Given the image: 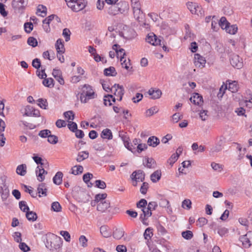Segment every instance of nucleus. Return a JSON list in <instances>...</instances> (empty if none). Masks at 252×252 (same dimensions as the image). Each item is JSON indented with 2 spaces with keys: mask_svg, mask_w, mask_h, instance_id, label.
<instances>
[{
  "mask_svg": "<svg viewBox=\"0 0 252 252\" xmlns=\"http://www.w3.org/2000/svg\"><path fill=\"white\" fill-rule=\"evenodd\" d=\"M182 237L187 240H190L193 237V233L190 230H187L182 232Z\"/></svg>",
  "mask_w": 252,
  "mask_h": 252,
  "instance_id": "46",
  "label": "nucleus"
},
{
  "mask_svg": "<svg viewBox=\"0 0 252 252\" xmlns=\"http://www.w3.org/2000/svg\"><path fill=\"white\" fill-rule=\"evenodd\" d=\"M107 12L111 15H117L120 12L119 6H118V4L111 5L108 8Z\"/></svg>",
  "mask_w": 252,
  "mask_h": 252,
  "instance_id": "30",
  "label": "nucleus"
},
{
  "mask_svg": "<svg viewBox=\"0 0 252 252\" xmlns=\"http://www.w3.org/2000/svg\"><path fill=\"white\" fill-rule=\"evenodd\" d=\"M118 6L120 8V12L123 13L125 11H127L129 9V5L126 1H121L118 4Z\"/></svg>",
  "mask_w": 252,
  "mask_h": 252,
  "instance_id": "36",
  "label": "nucleus"
},
{
  "mask_svg": "<svg viewBox=\"0 0 252 252\" xmlns=\"http://www.w3.org/2000/svg\"><path fill=\"white\" fill-rule=\"evenodd\" d=\"M219 25L222 29L224 30L225 29L230 25V24L227 21L226 18L225 17H222L219 20Z\"/></svg>",
  "mask_w": 252,
  "mask_h": 252,
  "instance_id": "38",
  "label": "nucleus"
},
{
  "mask_svg": "<svg viewBox=\"0 0 252 252\" xmlns=\"http://www.w3.org/2000/svg\"><path fill=\"white\" fill-rule=\"evenodd\" d=\"M88 157L89 152L87 151H82L78 153L76 160L77 162H80L83 160L88 158Z\"/></svg>",
  "mask_w": 252,
  "mask_h": 252,
  "instance_id": "25",
  "label": "nucleus"
},
{
  "mask_svg": "<svg viewBox=\"0 0 252 252\" xmlns=\"http://www.w3.org/2000/svg\"><path fill=\"white\" fill-rule=\"evenodd\" d=\"M147 143L150 146L156 147L159 144V140L157 137L152 136L148 138Z\"/></svg>",
  "mask_w": 252,
  "mask_h": 252,
  "instance_id": "23",
  "label": "nucleus"
},
{
  "mask_svg": "<svg viewBox=\"0 0 252 252\" xmlns=\"http://www.w3.org/2000/svg\"><path fill=\"white\" fill-rule=\"evenodd\" d=\"M143 164L149 168H155L157 166L156 161L153 158H145Z\"/></svg>",
  "mask_w": 252,
  "mask_h": 252,
  "instance_id": "21",
  "label": "nucleus"
},
{
  "mask_svg": "<svg viewBox=\"0 0 252 252\" xmlns=\"http://www.w3.org/2000/svg\"><path fill=\"white\" fill-rule=\"evenodd\" d=\"M62 244V240L61 237L52 234L47 240L46 247L53 252H56L59 249Z\"/></svg>",
  "mask_w": 252,
  "mask_h": 252,
  "instance_id": "2",
  "label": "nucleus"
},
{
  "mask_svg": "<svg viewBox=\"0 0 252 252\" xmlns=\"http://www.w3.org/2000/svg\"><path fill=\"white\" fill-rule=\"evenodd\" d=\"M67 126L69 130L73 132L77 129V125L75 122L68 121Z\"/></svg>",
  "mask_w": 252,
  "mask_h": 252,
  "instance_id": "59",
  "label": "nucleus"
},
{
  "mask_svg": "<svg viewBox=\"0 0 252 252\" xmlns=\"http://www.w3.org/2000/svg\"><path fill=\"white\" fill-rule=\"evenodd\" d=\"M48 142L52 144H55L58 142V137L51 134L48 137Z\"/></svg>",
  "mask_w": 252,
  "mask_h": 252,
  "instance_id": "58",
  "label": "nucleus"
},
{
  "mask_svg": "<svg viewBox=\"0 0 252 252\" xmlns=\"http://www.w3.org/2000/svg\"><path fill=\"white\" fill-rule=\"evenodd\" d=\"M148 94L151 95V98L153 99H158L160 97L162 92L159 90H155L153 88H151L148 92Z\"/></svg>",
  "mask_w": 252,
  "mask_h": 252,
  "instance_id": "20",
  "label": "nucleus"
},
{
  "mask_svg": "<svg viewBox=\"0 0 252 252\" xmlns=\"http://www.w3.org/2000/svg\"><path fill=\"white\" fill-rule=\"evenodd\" d=\"M104 74L106 76H115L117 75V72L115 67L110 66L104 69Z\"/></svg>",
  "mask_w": 252,
  "mask_h": 252,
  "instance_id": "34",
  "label": "nucleus"
},
{
  "mask_svg": "<svg viewBox=\"0 0 252 252\" xmlns=\"http://www.w3.org/2000/svg\"><path fill=\"white\" fill-rule=\"evenodd\" d=\"M239 240L245 248H249L252 244V232H248L246 235L241 236Z\"/></svg>",
  "mask_w": 252,
  "mask_h": 252,
  "instance_id": "6",
  "label": "nucleus"
},
{
  "mask_svg": "<svg viewBox=\"0 0 252 252\" xmlns=\"http://www.w3.org/2000/svg\"><path fill=\"white\" fill-rule=\"evenodd\" d=\"M55 48L58 54L60 53L63 54L65 52V48L64 46L63 41L61 38H59L56 43Z\"/></svg>",
  "mask_w": 252,
  "mask_h": 252,
  "instance_id": "14",
  "label": "nucleus"
},
{
  "mask_svg": "<svg viewBox=\"0 0 252 252\" xmlns=\"http://www.w3.org/2000/svg\"><path fill=\"white\" fill-rule=\"evenodd\" d=\"M111 92L118 97V99L121 101L122 99L123 96L124 94V89L123 86L115 84L111 88Z\"/></svg>",
  "mask_w": 252,
  "mask_h": 252,
  "instance_id": "5",
  "label": "nucleus"
},
{
  "mask_svg": "<svg viewBox=\"0 0 252 252\" xmlns=\"http://www.w3.org/2000/svg\"><path fill=\"white\" fill-rule=\"evenodd\" d=\"M124 233L122 228H116L113 232V236L115 239L119 240L124 236Z\"/></svg>",
  "mask_w": 252,
  "mask_h": 252,
  "instance_id": "33",
  "label": "nucleus"
},
{
  "mask_svg": "<svg viewBox=\"0 0 252 252\" xmlns=\"http://www.w3.org/2000/svg\"><path fill=\"white\" fill-rule=\"evenodd\" d=\"M226 32L230 34H234L237 31L238 28L236 25H230L225 29Z\"/></svg>",
  "mask_w": 252,
  "mask_h": 252,
  "instance_id": "41",
  "label": "nucleus"
},
{
  "mask_svg": "<svg viewBox=\"0 0 252 252\" xmlns=\"http://www.w3.org/2000/svg\"><path fill=\"white\" fill-rule=\"evenodd\" d=\"M37 12H41L43 15H40L42 17H45L47 14V8L46 6L43 5H39L37 8Z\"/></svg>",
  "mask_w": 252,
  "mask_h": 252,
  "instance_id": "47",
  "label": "nucleus"
},
{
  "mask_svg": "<svg viewBox=\"0 0 252 252\" xmlns=\"http://www.w3.org/2000/svg\"><path fill=\"white\" fill-rule=\"evenodd\" d=\"M101 137L103 139H112L113 135L111 130L108 128L103 129L101 132Z\"/></svg>",
  "mask_w": 252,
  "mask_h": 252,
  "instance_id": "29",
  "label": "nucleus"
},
{
  "mask_svg": "<svg viewBox=\"0 0 252 252\" xmlns=\"http://www.w3.org/2000/svg\"><path fill=\"white\" fill-rule=\"evenodd\" d=\"M52 210L56 212L61 211L62 207L58 202H54L51 205Z\"/></svg>",
  "mask_w": 252,
  "mask_h": 252,
  "instance_id": "45",
  "label": "nucleus"
},
{
  "mask_svg": "<svg viewBox=\"0 0 252 252\" xmlns=\"http://www.w3.org/2000/svg\"><path fill=\"white\" fill-rule=\"evenodd\" d=\"M107 197V194L104 193H101V194H97L95 196V201H97V203L98 204L100 201H105L104 199Z\"/></svg>",
  "mask_w": 252,
  "mask_h": 252,
  "instance_id": "50",
  "label": "nucleus"
},
{
  "mask_svg": "<svg viewBox=\"0 0 252 252\" xmlns=\"http://www.w3.org/2000/svg\"><path fill=\"white\" fill-rule=\"evenodd\" d=\"M17 174L22 176H25L27 173V166L25 164H22L18 165L16 168Z\"/></svg>",
  "mask_w": 252,
  "mask_h": 252,
  "instance_id": "26",
  "label": "nucleus"
},
{
  "mask_svg": "<svg viewBox=\"0 0 252 252\" xmlns=\"http://www.w3.org/2000/svg\"><path fill=\"white\" fill-rule=\"evenodd\" d=\"M100 232L101 235L105 238H108L111 235L110 229L106 225H103L100 227Z\"/></svg>",
  "mask_w": 252,
  "mask_h": 252,
  "instance_id": "24",
  "label": "nucleus"
},
{
  "mask_svg": "<svg viewBox=\"0 0 252 252\" xmlns=\"http://www.w3.org/2000/svg\"><path fill=\"white\" fill-rule=\"evenodd\" d=\"M28 4V0H13L12 7L16 11L20 12L23 10Z\"/></svg>",
  "mask_w": 252,
  "mask_h": 252,
  "instance_id": "7",
  "label": "nucleus"
},
{
  "mask_svg": "<svg viewBox=\"0 0 252 252\" xmlns=\"http://www.w3.org/2000/svg\"><path fill=\"white\" fill-rule=\"evenodd\" d=\"M238 86L236 81L229 83L228 85V90L232 93H235L238 91Z\"/></svg>",
  "mask_w": 252,
  "mask_h": 252,
  "instance_id": "44",
  "label": "nucleus"
},
{
  "mask_svg": "<svg viewBox=\"0 0 252 252\" xmlns=\"http://www.w3.org/2000/svg\"><path fill=\"white\" fill-rule=\"evenodd\" d=\"M96 97V94L94 91L92 86L85 84L82 88V92L80 94V98L81 102L86 103L90 99H94Z\"/></svg>",
  "mask_w": 252,
  "mask_h": 252,
  "instance_id": "1",
  "label": "nucleus"
},
{
  "mask_svg": "<svg viewBox=\"0 0 252 252\" xmlns=\"http://www.w3.org/2000/svg\"><path fill=\"white\" fill-rule=\"evenodd\" d=\"M110 207L109 201H100L97 205V210L102 213L105 212Z\"/></svg>",
  "mask_w": 252,
  "mask_h": 252,
  "instance_id": "15",
  "label": "nucleus"
},
{
  "mask_svg": "<svg viewBox=\"0 0 252 252\" xmlns=\"http://www.w3.org/2000/svg\"><path fill=\"white\" fill-rule=\"evenodd\" d=\"M43 84L48 88H52L54 87V80L52 78L44 79L42 82Z\"/></svg>",
  "mask_w": 252,
  "mask_h": 252,
  "instance_id": "42",
  "label": "nucleus"
},
{
  "mask_svg": "<svg viewBox=\"0 0 252 252\" xmlns=\"http://www.w3.org/2000/svg\"><path fill=\"white\" fill-rule=\"evenodd\" d=\"M26 216L27 219L29 221H35L36 220V219L37 218V216L36 214L33 211H28L26 213Z\"/></svg>",
  "mask_w": 252,
  "mask_h": 252,
  "instance_id": "37",
  "label": "nucleus"
},
{
  "mask_svg": "<svg viewBox=\"0 0 252 252\" xmlns=\"http://www.w3.org/2000/svg\"><path fill=\"white\" fill-rule=\"evenodd\" d=\"M37 193L39 194V196H46L47 195V189L46 187L45 184L41 183L40 184L37 189Z\"/></svg>",
  "mask_w": 252,
  "mask_h": 252,
  "instance_id": "22",
  "label": "nucleus"
},
{
  "mask_svg": "<svg viewBox=\"0 0 252 252\" xmlns=\"http://www.w3.org/2000/svg\"><path fill=\"white\" fill-rule=\"evenodd\" d=\"M38 101V105L41 108L46 109L48 106V103L46 99L39 98L37 100Z\"/></svg>",
  "mask_w": 252,
  "mask_h": 252,
  "instance_id": "51",
  "label": "nucleus"
},
{
  "mask_svg": "<svg viewBox=\"0 0 252 252\" xmlns=\"http://www.w3.org/2000/svg\"><path fill=\"white\" fill-rule=\"evenodd\" d=\"M87 4V0H72L67 4L74 12H77L84 9Z\"/></svg>",
  "mask_w": 252,
  "mask_h": 252,
  "instance_id": "3",
  "label": "nucleus"
},
{
  "mask_svg": "<svg viewBox=\"0 0 252 252\" xmlns=\"http://www.w3.org/2000/svg\"><path fill=\"white\" fill-rule=\"evenodd\" d=\"M27 43L29 45L32 46V47H36L38 43L36 39L32 36L28 38Z\"/></svg>",
  "mask_w": 252,
  "mask_h": 252,
  "instance_id": "49",
  "label": "nucleus"
},
{
  "mask_svg": "<svg viewBox=\"0 0 252 252\" xmlns=\"http://www.w3.org/2000/svg\"><path fill=\"white\" fill-rule=\"evenodd\" d=\"M190 101L195 105H201L203 103V98L197 93H195L194 95L191 96Z\"/></svg>",
  "mask_w": 252,
  "mask_h": 252,
  "instance_id": "17",
  "label": "nucleus"
},
{
  "mask_svg": "<svg viewBox=\"0 0 252 252\" xmlns=\"http://www.w3.org/2000/svg\"><path fill=\"white\" fill-rule=\"evenodd\" d=\"M78 200L82 203H87L90 199V195L86 191H81L78 192Z\"/></svg>",
  "mask_w": 252,
  "mask_h": 252,
  "instance_id": "18",
  "label": "nucleus"
},
{
  "mask_svg": "<svg viewBox=\"0 0 252 252\" xmlns=\"http://www.w3.org/2000/svg\"><path fill=\"white\" fill-rule=\"evenodd\" d=\"M51 133V132L49 129H43L40 130L38 133V135L42 138H46L48 137L50 134Z\"/></svg>",
  "mask_w": 252,
  "mask_h": 252,
  "instance_id": "55",
  "label": "nucleus"
},
{
  "mask_svg": "<svg viewBox=\"0 0 252 252\" xmlns=\"http://www.w3.org/2000/svg\"><path fill=\"white\" fill-rule=\"evenodd\" d=\"M60 234L63 237L66 242L70 241V235L68 232L66 231H61Z\"/></svg>",
  "mask_w": 252,
  "mask_h": 252,
  "instance_id": "63",
  "label": "nucleus"
},
{
  "mask_svg": "<svg viewBox=\"0 0 252 252\" xmlns=\"http://www.w3.org/2000/svg\"><path fill=\"white\" fill-rule=\"evenodd\" d=\"M80 245L83 248H86L88 246V239L84 235H81L79 238Z\"/></svg>",
  "mask_w": 252,
  "mask_h": 252,
  "instance_id": "43",
  "label": "nucleus"
},
{
  "mask_svg": "<svg viewBox=\"0 0 252 252\" xmlns=\"http://www.w3.org/2000/svg\"><path fill=\"white\" fill-rule=\"evenodd\" d=\"M194 63L196 67L203 68L205 66L206 60L198 54H195L194 57Z\"/></svg>",
  "mask_w": 252,
  "mask_h": 252,
  "instance_id": "11",
  "label": "nucleus"
},
{
  "mask_svg": "<svg viewBox=\"0 0 252 252\" xmlns=\"http://www.w3.org/2000/svg\"><path fill=\"white\" fill-rule=\"evenodd\" d=\"M182 206L184 209H187L188 210H189L191 207V202L189 199H185L182 202Z\"/></svg>",
  "mask_w": 252,
  "mask_h": 252,
  "instance_id": "54",
  "label": "nucleus"
},
{
  "mask_svg": "<svg viewBox=\"0 0 252 252\" xmlns=\"http://www.w3.org/2000/svg\"><path fill=\"white\" fill-rule=\"evenodd\" d=\"M161 176V170H157L151 175V179L153 183H156L160 180Z\"/></svg>",
  "mask_w": 252,
  "mask_h": 252,
  "instance_id": "27",
  "label": "nucleus"
},
{
  "mask_svg": "<svg viewBox=\"0 0 252 252\" xmlns=\"http://www.w3.org/2000/svg\"><path fill=\"white\" fill-rule=\"evenodd\" d=\"M63 174L62 172H58L53 177V180L54 184L59 185L62 183Z\"/></svg>",
  "mask_w": 252,
  "mask_h": 252,
  "instance_id": "32",
  "label": "nucleus"
},
{
  "mask_svg": "<svg viewBox=\"0 0 252 252\" xmlns=\"http://www.w3.org/2000/svg\"><path fill=\"white\" fill-rule=\"evenodd\" d=\"M131 178L132 180L136 182L135 184H133V186L137 185V182H143L145 179V174L142 170H138L134 171L131 175Z\"/></svg>",
  "mask_w": 252,
  "mask_h": 252,
  "instance_id": "8",
  "label": "nucleus"
},
{
  "mask_svg": "<svg viewBox=\"0 0 252 252\" xmlns=\"http://www.w3.org/2000/svg\"><path fill=\"white\" fill-rule=\"evenodd\" d=\"M143 214L141 215L140 219L143 222L147 218L151 216L152 213V211L147 209V207H145L142 209Z\"/></svg>",
  "mask_w": 252,
  "mask_h": 252,
  "instance_id": "28",
  "label": "nucleus"
},
{
  "mask_svg": "<svg viewBox=\"0 0 252 252\" xmlns=\"http://www.w3.org/2000/svg\"><path fill=\"white\" fill-rule=\"evenodd\" d=\"M115 98L112 95L108 94L107 95H105L104 97V104L106 106H111L112 104L111 101H112L113 102H115Z\"/></svg>",
  "mask_w": 252,
  "mask_h": 252,
  "instance_id": "35",
  "label": "nucleus"
},
{
  "mask_svg": "<svg viewBox=\"0 0 252 252\" xmlns=\"http://www.w3.org/2000/svg\"><path fill=\"white\" fill-rule=\"evenodd\" d=\"M188 8L191 12V13H196L195 10L196 7H197V3L192 2H189L187 4Z\"/></svg>",
  "mask_w": 252,
  "mask_h": 252,
  "instance_id": "52",
  "label": "nucleus"
},
{
  "mask_svg": "<svg viewBox=\"0 0 252 252\" xmlns=\"http://www.w3.org/2000/svg\"><path fill=\"white\" fill-rule=\"evenodd\" d=\"M146 41L153 45H160L161 40L154 33L148 34L146 38Z\"/></svg>",
  "mask_w": 252,
  "mask_h": 252,
  "instance_id": "10",
  "label": "nucleus"
},
{
  "mask_svg": "<svg viewBox=\"0 0 252 252\" xmlns=\"http://www.w3.org/2000/svg\"><path fill=\"white\" fill-rule=\"evenodd\" d=\"M153 235L152 229H151L149 227L146 229L144 233V236L145 239L149 240L151 239Z\"/></svg>",
  "mask_w": 252,
  "mask_h": 252,
  "instance_id": "53",
  "label": "nucleus"
},
{
  "mask_svg": "<svg viewBox=\"0 0 252 252\" xmlns=\"http://www.w3.org/2000/svg\"><path fill=\"white\" fill-rule=\"evenodd\" d=\"M211 166L215 171H221L223 169V166L222 165L214 162H212Z\"/></svg>",
  "mask_w": 252,
  "mask_h": 252,
  "instance_id": "60",
  "label": "nucleus"
},
{
  "mask_svg": "<svg viewBox=\"0 0 252 252\" xmlns=\"http://www.w3.org/2000/svg\"><path fill=\"white\" fill-rule=\"evenodd\" d=\"M64 117L68 120H73L74 118V115L72 111H68L63 113Z\"/></svg>",
  "mask_w": 252,
  "mask_h": 252,
  "instance_id": "64",
  "label": "nucleus"
},
{
  "mask_svg": "<svg viewBox=\"0 0 252 252\" xmlns=\"http://www.w3.org/2000/svg\"><path fill=\"white\" fill-rule=\"evenodd\" d=\"M52 74L61 85H63L64 80L62 76V72L59 69H54Z\"/></svg>",
  "mask_w": 252,
  "mask_h": 252,
  "instance_id": "19",
  "label": "nucleus"
},
{
  "mask_svg": "<svg viewBox=\"0 0 252 252\" xmlns=\"http://www.w3.org/2000/svg\"><path fill=\"white\" fill-rule=\"evenodd\" d=\"M120 61L122 66L128 70L129 67V65H130V60L128 59L127 62L125 58H122V59H120Z\"/></svg>",
  "mask_w": 252,
  "mask_h": 252,
  "instance_id": "56",
  "label": "nucleus"
},
{
  "mask_svg": "<svg viewBox=\"0 0 252 252\" xmlns=\"http://www.w3.org/2000/svg\"><path fill=\"white\" fill-rule=\"evenodd\" d=\"M35 173L37 177V180L39 182H42L45 179L44 174H47V172L44 169L42 166H38L36 167Z\"/></svg>",
  "mask_w": 252,
  "mask_h": 252,
  "instance_id": "13",
  "label": "nucleus"
},
{
  "mask_svg": "<svg viewBox=\"0 0 252 252\" xmlns=\"http://www.w3.org/2000/svg\"><path fill=\"white\" fill-rule=\"evenodd\" d=\"M71 173L74 175L81 174L83 171V167L81 165H75L71 168Z\"/></svg>",
  "mask_w": 252,
  "mask_h": 252,
  "instance_id": "39",
  "label": "nucleus"
},
{
  "mask_svg": "<svg viewBox=\"0 0 252 252\" xmlns=\"http://www.w3.org/2000/svg\"><path fill=\"white\" fill-rule=\"evenodd\" d=\"M230 62L231 65L237 69H240L243 66L242 59L237 55H233Z\"/></svg>",
  "mask_w": 252,
  "mask_h": 252,
  "instance_id": "9",
  "label": "nucleus"
},
{
  "mask_svg": "<svg viewBox=\"0 0 252 252\" xmlns=\"http://www.w3.org/2000/svg\"><path fill=\"white\" fill-rule=\"evenodd\" d=\"M124 144L126 148L130 151L132 153L135 152V147L132 143H130L126 139V137H123Z\"/></svg>",
  "mask_w": 252,
  "mask_h": 252,
  "instance_id": "31",
  "label": "nucleus"
},
{
  "mask_svg": "<svg viewBox=\"0 0 252 252\" xmlns=\"http://www.w3.org/2000/svg\"><path fill=\"white\" fill-rule=\"evenodd\" d=\"M25 32L27 33H30L33 29V25L31 22L26 23L24 24Z\"/></svg>",
  "mask_w": 252,
  "mask_h": 252,
  "instance_id": "62",
  "label": "nucleus"
},
{
  "mask_svg": "<svg viewBox=\"0 0 252 252\" xmlns=\"http://www.w3.org/2000/svg\"><path fill=\"white\" fill-rule=\"evenodd\" d=\"M19 207L24 212L27 213L29 211V207L27 205L26 202L24 201H21L19 202Z\"/></svg>",
  "mask_w": 252,
  "mask_h": 252,
  "instance_id": "57",
  "label": "nucleus"
},
{
  "mask_svg": "<svg viewBox=\"0 0 252 252\" xmlns=\"http://www.w3.org/2000/svg\"><path fill=\"white\" fill-rule=\"evenodd\" d=\"M112 48L115 51L117 58L120 57V59H122V58H125V56H126L125 51L124 49L121 48L119 45L117 44H114Z\"/></svg>",
  "mask_w": 252,
  "mask_h": 252,
  "instance_id": "16",
  "label": "nucleus"
},
{
  "mask_svg": "<svg viewBox=\"0 0 252 252\" xmlns=\"http://www.w3.org/2000/svg\"><path fill=\"white\" fill-rule=\"evenodd\" d=\"M95 186L101 189H104L106 187V185L104 181H101L100 180H96L95 182Z\"/></svg>",
  "mask_w": 252,
  "mask_h": 252,
  "instance_id": "61",
  "label": "nucleus"
},
{
  "mask_svg": "<svg viewBox=\"0 0 252 252\" xmlns=\"http://www.w3.org/2000/svg\"><path fill=\"white\" fill-rule=\"evenodd\" d=\"M134 18L137 21H140L143 18V13L141 9L133 11Z\"/></svg>",
  "mask_w": 252,
  "mask_h": 252,
  "instance_id": "40",
  "label": "nucleus"
},
{
  "mask_svg": "<svg viewBox=\"0 0 252 252\" xmlns=\"http://www.w3.org/2000/svg\"><path fill=\"white\" fill-rule=\"evenodd\" d=\"M24 115L27 116L39 117L40 116V112L31 106H27L25 108V112Z\"/></svg>",
  "mask_w": 252,
  "mask_h": 252,
  "instance_id": "12",
  "label": "nucleus"
},
{
  "mask_svg": "<svg viewBox=\"0 0 252 252\" xmlns=\"http://www.w3.org/2000/svg\"><path fill=\"white\" fill-rule=\"evenodd\" d=\"M0 194L2 201L6 200L9 195V190L5 183V179L0 178Z\"/></svg>",
  "mask_w": 252,
  "mask_h": 252,
  "instance_id": "4",
  "label": "nucleus"
},
{
  "mask_svg": "<svg viewBox=\"0 0 252 252\" xmlns=\"http://www.w3.org/2000/svg\"><path fill=\"white\" fill-rule=\"evenodd\" d=\"M70 35L71 32L68 29L65 28L63 30V35L65 38V40L66 42H67L70 40Z\"/></svg>",
  "mask_w": 252,
  "mask_h": 252,
  "instance_id": "48",
  "label": "nucleus"
}]
</instances>
